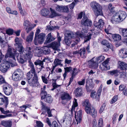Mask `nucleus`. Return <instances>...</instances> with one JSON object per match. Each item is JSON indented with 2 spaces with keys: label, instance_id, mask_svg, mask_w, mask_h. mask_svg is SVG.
<instances>
[{
  "label": "nucleus",
  "instance_id": "obj_1",
  "mask_svg": "<svg viewBox=\"0 0 127 127\" xmlns=\"http://www.w3.org/2000/svg\"><path fill=\"white\" fill-rule=\"evenodd\" d=\"M15 43L14 45L17 50L22 55L24 56L25 59L29 61L32 57L33 54L32 48L27 47L24 50L22 43V39L16 37L15 39Z\"/></svg>",
  "mask_w": 127,
  "mask_h": 127
},
{
  "label": "nucleus",
  "instance_id": "obj_2",
  "mask_svg": "<svg viewBox=\"0 0 127 127\" xmlns=\"http://www.w3.org/2000/svg\"><path fill=\"white\" fill-rule=\"evenodd\" d=\"M31 70L27 74V81L30 86L34 87L38 83V77L33 64L30 65Z\"/></svg>",
  "mask_w": 127,
  "mask_h": 127
},
{
  "label": "nucleus",
  "instance_id": "obj_3",
  "mask_svg": "<svg viewBox=\"0 0 127 127\" xmlns=\"http://www.w3.org/2000/svg\"><path fill=\"white\" fill-rule=\"evenodd\" d=\"M8 57L9 62H10V64L12 67L16 66L17 64L16 63H12V62H14L15 61V54L14 52L9 47L8 49L7 52L5 56V58Z\"/></svg>",
  "mask_w": 127,
  "mask_h": 127
},
{
  "label": "nucleus",
  "instance_id": "obj_4",
  "mask_svg": "<svg viewBox=\"0 0 127 127\" xmlns=\"http://www.w3.org/2000/svg\"><path fill=\"white\" fill-rule=\"evenodd\" d=\"M91 6L96 16L102 14V7L98 3L93 1L91 3Z\"/></svg>",
  "mask_w": 127,
  "mask_h": 127
},
{
  "label": "nucleus",
  "instance_id": "obj_5",
  "mask_svg": "<svg viewBox=\"0 0 127 127\" xmlns=\"http://www.w3.org/2000/svg\"><path fill=\"white\" fill-rule=\"evenodd\" d=\"M41 92V99H44V101L49 103H50L53 101V99L50 95L47 94V92L44 90H42Z\"/></svg>",
  "mask_w": 127,
  "mask_h": 127
},
{
  "label": "nucleus",
  "instance_id": "obj_6",
  "mask_svg": "<svg viewBox=\"0 0 127 127\" xmlns=\"http://www.w3.org/2000/svg\"><path fill=\"white\" fill-rule=\"evenodd\" d=\"M8 103V98L0 93V105H3L6 108Z\"/></svg>",
  "mask_w": 127,
  "mask_h": 127
},
{
  "label": "nucleus",
  "instance_id": "obj_7",
  "mask_svg": "<svg viewBox=\"0 0 127 127\" xmlns=\"http://www.w3.org/2000/svg\"><path fill=\"white\" fill-rule=\"evenodd\" d=\"M3 89L4 93L6 95H9L12 93V88L7 83L3 85Z\"/></svg>",
  "mask_w": 127,
  "mask_h": 127
},
{
  "label": "nucleus",
  "instance_id": "obj_8",
  "mask_svg": "<svg viewBox=\"0 0 127 127\" xmlns=\"http://www.w3.org/2000/svg\"><path fill=\"white\" fill-rule=\"evenodd\" d=\"M86 112L88 114L91 115L93 117L95 118L97 116V111L93 106L90 108H86Z\"/></svg>",
  "mask_w": 127,
  "mask_h": 127
},
{
  "label": "nucleus",
  "instance_id": "obj_9",
  "mask_svg": "<svg viewBox=\"0 0 127 127\" xmlns=\"http://www.w3.org/2000/svg\"><path fill=\"white\" fill-rule=\"evenodd\" d=\"M81 24L85 27H90L92 24V23L87 17L84 16L81 20Z\"/></svg>",
  "mask_w": 127,
  "mask_h": 127
},
{
  "label": "nucleus",
  "instance_id": "obj_10",
  "mask_svg": "<svg viewBox=\"0 0 127 127\" xmlns=\"http://www.w3.org/2000/svg\"><path fill=\"white\" fill-rule=\"evenodd\" d=\"M56 11L61 12L67 13L69 11L68 8L67 6L57 5L56 7Z\"/></svg>",
  "mask_w": 127,
  "mask_h": 127
},
{
  "label": "nucleus",
  "instance_id": "obj_11",
  "mask_svg": "<svg viewBox=\"0 0 127 127\" xmlns=\"http://www.w3.org/2000/svg\"><path fill=\"white\" fill-rule=\"evenodd\" d=\"M41 104L42 105V110H43V112L41 113V114H44L47 111L48 116L49 117H52V116L51 113V111L50 109L48 107H46L45 105H44V103L42 101H41Z\"/></svg>",
  "mask_w": 127,
  "mask_h": 127
},
{
  "label": "nucleus",
  "instance_id": "obj_12",
  "mask_svg": "<svg viewBox=\"0 0 127 127\" xmlns=\"http://www.w3.org/2000/svg\"><path fill=\"white\" fill-rule=\"evenodd\" d=\"M10 66V65L8 63H3L0 65V70L3 73H5L7 71Z\"/></svg>",
  "mask_w": 127,
  "mask_h": 127
},
{
  "label": "nucleus",
  "instance_id": "obj_13",
  "mask_svg": "<svg viewBox=\"0 0 127 127\" xmlns=\"http://www.w3.org/2000/svg\"><path fill=\"white\" fill-rule=\"evenodd\" d=\"M71 72H72L71 76L69 82L67 86L69 85L73 81V78L78 73V71L77 68H74L73 70H72Z\"/></svg>",
  "mask_w": 127,
  "mask_h": 127
},
{
  "label": "nucleus",
  "instance_id": "obj_14",
  "mask_svg": "<svg viewBox=\"0 0 127 127\" xmlns=\"http://www.w3.org/2000/svg\"><path fill=\"white\" fill-rule=\"evenodd\" d=\"M98 64L95 58L94 57L89 62V65L91 67L95 68L97 67Z\"/></svg>",
  "mask_w": 127,
  "mask_h": 127
},
{
  "label": "nucleus",
  "instance_id": "obj_15",
  "mask_svg": "<svg viewBox=\"0 0 127 127\" xmlns=\"http://www.w3.org/2000/svg\"><path fill=\"white\" fill-rule=\"evenodd\" d=\"M111 21L113 23L115 24H117L122 22L116 13L112 17Z\"/></svg>",
  "mask_w": 127,
  "mask_h": 127
},
{
  "label": "nucleus",
  "instance_id": "obj_16",
  "mask_svg": "<svg viewBox=\"0 0 127 127\" xmlns=\"http://www.w3.org/2000/svg\"><path fill=\"white\" fill-rule=\"evenodd\" d=\"M45 36V35L44 33H42L38 35L37 38L36 36V41L37 42L38 44V43L41 44L42 43L44 40Z\"/></svg>",
  "mask_w": 127,
  "mask_h": 127
},
{
  "label": "nucleus",
  "instance_id": "obj_17",
  "mask_svg": "<svg viewBox=\"0 0 127 127\" xmlns=\"http://www.w3.org/2000/svg\"><path fill=\"white\" fill-rule=\"evenodd\" d=\"M1 124L5 127H11L12 125V122L10 120L2 121L1 122Z\"/></svg>",
  "mask_w": 127,
  "mask_h": 127
},
{
  "label": "nucleus",
  "instance_id": "obj_18",
  "mask_svg": "<svg viewBox=\"0 0 127 127\" xmlns=\"http://www.w3.org/2000/svg\"><path fill=\"white\" fill-rule=\"evenodd\" d=\"M82 111L81 110H79L77 113V116L75 113V118L77 122V124L80 123L81 120Z\"/></svg>",
  "mask_w": 127,
  "mask_h": 127
},
{
  "label": "nucleus",
  "instance_id": "obj_19",
  "mask_svg": "<svg viewBox=\"0 0 127 127\" xmlns=\"http://www.w3.org/2000/svg\"><path fill=\"white\" fill-rule=\"evenodd\" d=\"M118 67L122 70H127V64L124 62L120 61L118 62Z\"/></svg>",
  "mask_w": 127,
  "mask_h": 127
},
{
  "label": "nucleus",
  "instance_id": "obj_20",
  "mask_svg": "<svg viewBox=\"0 0 127 127\" xmlns=\"http://www.w3.org/2000/svg\"><path fill=\"white\" fill-rule=\"evenodd\" d=\"M61 97L62 100H65L66 101L70 100L71 98V97L69 94L66 93H64L63 94Z\"/></svg>",
  "mask_w": 127,
  "mask_h": 127
},
{
  "label": "nucleus",
  "instance_id": "obj_21",
  "mask_svg": "<svg viewBox=\"0 0 127 127\" xmlns=\"http://www.w3.org/2000/svg\"><path fill=\"white\" fill-rule=\"evenodd\" d=\"M116 13L122 22L125 19L127 16L126 12L124 11H120Z\"/></svg>",
  "mask_w": 127,
  "mask_h": 127
},
{
  "label": "nucleus",
  "instance_id": "obj_22",
  "mask_svg": "<svg viewBox=\"0 0 127 127\" xmlns=\"http://www.w3.org/2000/svg\"><path fill=\"white\" fill-rule=\"evenodd\" d=\"M20 54H18V55H17V54L16 53V55L17 56V60L18 62L20 63L23 64L24 63L25 60L24 58V56L22 55V54H21L19 53Z\"/></svg>",
  "mask_w": 127,
  "mask_h": 127
},
{
  "label": "nucleus",
  "instance_id": "obj_23",
  "mask_svg": "<svg viewBox=\"0 0 127 127\" xmlns=\"http://www.w3.org/2000/svg\"><path fill=\"white\" fill-rule=\"evenodd\" d=\"M94 25L97 28L100 29L103 27L104 23L103 20L101 19H100L98 20V22L94 23Z\"/></svg>",
  "mask_w": 127,
  "mask_h": 127
},
{
  "label": "nucleus",
  "instance_id": "obj_24",
  "mask_svg": "<svg viewBox=\"0 0 127 127\" xmlns=\"http://www.w3.org/2000/svg\"><path fill=\"white\" fill-rule=\"evenodd\" d=\"M76 37L75 38V41H76V43L80 41V38H82L84 36V34L81 32H77L75 34Z\"/></svg>",
  "mask_w": 127,
  "mask_h": 127
},
{
  "label": "nucleus",
  "instance_id": "obj_25",
  "mask_svg": "<svg viewBox=\"0 0 127 127\" xmlns=\"http://www.w3.org/2000/svg\"><path fill=\"white\" fill-rule=\"evenodd\" d=\"M119 55L120 57L122 58H125L127 57V50L125 49H123L120 51Z\"/></svg>",
  "mask_w": 127,
  "mask_h": 127
},
{
  "label": "nucleus",
  "instance_id": "obj_26",
  "mask_svg": "<svg viewBox=\"0 0 127 127\" xmlns=\"http://www.w3.org/2000/svg\"><path fill=\"white\" fill-rule=\"evenodd\" d=\"M50 46L54 50H58V48L60 46V43L57 42H54L50 44Z\"/></svg>",
  "mask_w": 127,
  "mask_h": 127
},
{
  "label": "nucleus",
  "instance_id": "obj_27",
  "mask_svg": "<svg viewBox=\"0 0 127 127\" xmlns=\"http://www.w3.org/2000/svg\"><path fill=\"white\" fill-rule=\"evenodd\" d=\"M86 51V49L84 48L80 49V50L79 55L82 58H85L86 57L87 54Z\"/></svg>",
  "mask_w": 127,
  "mask_h": 127
},
{
  "label": "nucleus",
  "instance_id": "obj_28",
  "mask_svg": "<svg viewBox=\"0 0 127 127\" xmlns=\"http://www.w3.org/2000/svg\"><path fill=\"white\" fill-rule=\"evenodd\" d=\"M47 38L45 41L46 43H49L55 40V37L51 35V33H49L47 36Z\"/></svg>",
  "mask_w": 127,
  "mask_h": 127
},
{
  "label": "nucleus",
  "instance_id": "obj_29",
  "mask_svg": "<svg viewBox=\"0 0 127 127\" xmlns=\"http://www.w3.org/2000/svg\"><path fill=\"white\" fill-rule=\"evenodd\" d=\"M78 104L77 102V100L75 98L74 99V100L73 101V104L72 106V108L71 110L69 111V112L71 113V114H72L73 111L75 112L74 110L75 107L78 106Z\"/></svg>",
  "mask_w": 127,
  "mask_h": 127
},
{
  "label": "nucleus",
  "instance_id": "obj_30",
  "mask_svg": "<svg viewBox=\"0 0 127 127\" xmlns=\"http://www.w3.org/2000/svg\"><path fill=\"white\" fill-rule=\"evenodd\" d=\"M75 95L77 96H81L82 94V89L81 88L78 87L76 88L75 91Z\"/></svg>",
  "mask_w": 127,
  "mask_h": 127
},
{
  "label": "nucleus",
  "instance_id": "obj_31",
  "mask_svg": "<svg viewBox=\"0 0 127 127\" xmlns=\"http://www.w3.org/2000/svg\"><path fill=\"white\" fill-rule=\"evenodd\" d=\"M120 73L119 71L117 70H113L108 71V73L112 76H114L115 77L117 76Z\"/></svg>",
  "mask_w": 127,
  "mask_h": 127
},
{
  "label": "nucleus",
  "instance_id": "obj_32",
  "mask_svg": "<svg viewBox=\"0 0 127 127\" xmlns=\"http://www.w3.org/2000/svg\"><path fill=\"white\" fill-rule=\"evenodd\" d=\"M112 37L115 41L120 40L121 39V37L119 34H115L112 35Z\"/></svg>",
  "mask_w": 127,
  "mask_h": 127
},
{
  "label": "nucleus",
  "instance_id": "obj_33",
  "mask_svg": "<svg viewBox=\"0 0 127 127\" xmlns=\"http://www.w3.org/2000/svg\"><path fill=\"white\" fill-rule=\"evenodd\" d=\"M64 69H65V72L63 75L64 79H65L67 73L69 72H70L71 71L72 68L71 66H70L69 67H64Z\"/></svg>",
  "mask_w": 127,
  "mask_h": 127
},
{
  "label": "nucleus",
  "instance_id": "obj_34",
  "mask_svg": "<svg viewBox=\"0 0 127 127\" xmlns=\"http://www.w3.org/2000/svg\"><path fill=\"white\" fill-rule=\"evenodd\" d=\"M83 105L85 107V110L86 111V108H90L92 106L91 105L89 102V100L88 99H86L84 102L83 103Z\"/></svg>",
  "mask_w": 127,
  "mask_h": 127
},
{
  "label": "nucleus",
  "instance_id": "obj_35",
  "mask_svg": "<svg viewBox=\"0 0 127 127\" xmlns=\"http://www.w3.org/2000/svg\"><path fill=\"white\" fill-rule=\"evenodd\" d=\"M12 78L13 80L15 81H18L21 79V77L15 74V73L12 74Z\"/></svg>",
  "mask_w": 127,
  "mask_h": 127
},
{
  "label": "nucleus",
  "instance_id": "obj_36",
  "mask_svg": "<svg viewBox=\"0 0 127 127\" xmlns=\"http://www.w3.org/2000/svg\"><path fill=\"white\" fill-rule=\"evenodd\" d=\"M49 13V10L46 8H44L41 11V15L44 16H47Z\"/></svg>",
  "mask_w": 127,
  "mask_h": 127
},
{
  "label": "nucleus",
  "instance_id": "obj_37",
  "mask_svg": "<svg viewBox=\"0 0 127 127\" xmlns=\"http://www.w3.org/2000/svg\"><path fill=\"white\" fill-rule=\"evenodd\" d=\"M33 35V32H32L30 33L29 35L27 36L26 40L28 42H31L32 41Z\"/></svg>",
  "mask_w": 127,
  "mask_h": 127
},
{
  "label": "nucleus",
  "instance_id": "obj_38",
  "mask_svg": "<svg viewBox=\"0 0 127 127\" xmlns=\"http://www.w3.org/2000/svg\"><path fill=\"white\" fill-rule=\"evenodd\" d=\"M50 10L51 11V13L50 15V17L52 18L58 16V14L56 13L55 10L52 9L51 8H50Z\"/></svg>",
  "mask_w": 127,
  "mask_h": 127
},
{
  "label": "nucleus",
  "instance_id": "obj_39",
  "mask_svg": "<svg viewBox=\"0 0 127 127\" xmlns=\"http://www.w3.org/2000/svg\"><path fill=\"white\" fill-rule=\"evenodd\" d=\"M95 60L98 63H100L103 61L105 57L102 55H101L96 58H95Z\"/></svg>",
  "mask_w": 127,
  "mask_h": 127
},
{
  "label": "nucleus",
  "instance_id": "obj_40",
  "mask_svg": "<svg viewBox=\"0 0 127 127\" xmlns=\"http://www.w3.org/2000/svg\"><path fill=\"white\" fill-rule=\"evenodd\" d=\"M42 51L43 54L45 55L48 54L50 52L49 48L47 47H45L43 48L42 50Z\"/></svg>",
  "mask_w": 127,
  "mask_h": 127
},
{
  "label": "nucleus",
  "instance_id": "obj_41",
  "mask_svg": "<svg viewBox=\"0 0 127 127\" xmlns=\"http://www.w3.org/2000/svg\"><path fill=\"white\" fill-rule=\"evenodd\" d=\"M40 32V30L39 29H37L36 31V32L35 33V36L34 40V44L35 45H38L37 42L36 41V36L38 35V33H39Z\"/></svg>",
  "mask_w": 127,
  "mask_h": 127
},
{
  "label": "nucleus",
  "instance_id": "obj_42",
  "mask_svg": "<svg viewBox=\"0 0 127 127\" xmlns=\"http://www.w3.org/2000/svg\"><path fill=\"white\" fill-rule=\"evenodd\" d=\"M23 25L24 28H25L32 26V24L31 23L27 20L25 21Z\"/></svg>",
  "mask_w": 127,
  "mask_h": 127
},
{
  "label": "nucleus",
  "instance_id": "obj_43",
  "mask_svg": "<svg viewBox=\"0 0 127 127\" xmlns=\"http://www.w3.org/2000/svg\"><path fill=\"white\" fill-rule=\"evenodd\" d=\"M64 41L66 44L68 46L70 45L71 42V40L70 38H68L67 37H65Z\"/></svg>",
  "mask_w": 127,
  "mask_h": 127
},
{
  "label": "nucleus",
  "instance_id": "obj_44",
  "mask_svg": "<svg viewBox=\"0 0 127 127\" xmlns=\"http://www.w3.org/2000/svg\"><path fill=\"white\" fill-rule=\"evenodd\" d=\"M121 32L122 35L123 36L127 37V29H122Z\"/></svg>",
  "mask_w": 127,
  "mask_h": 127
},
{
  "label": "nucleus",
  "instance_id": "obj_45",
  "mask_svg": "<svg viewBox=\"0 0 127 127\" xmlns=\"http://www.w3.org/2000/svg\"><path fill=\"white\" fill-rule=\"evenodd\" d=\"M34 64L36 65H39L41 67V69L43 67V62L40 60H37L34 63Z\"/></svg>",
  "mask_w": 127,
  "mask_h": 127
},
{
  "label": "nucleus",
  "instance_id": "obj_46",
  "mask_svg": "<svg viewBox=\"0 0 127 127\" xmlns=\"http://www.w3.org/2000/svg\"><path fill=\"white\" fill-rule=\"evenodd\" d=\"M67 35L65 37H67L68 38H74L75 34L74 33L72 32H70L67 33Z\"/></svg>",
  "mask_w": 127,
  "mask_h": 127
},
{
  "label": "nucleus",
  "instance_id": "obj_47",
  "mask_svg": "<svg viewBox=\"0 0 127 127\" xmlns=\"http://www.w3.org/2000/svg\"><path fill=\"white\" fill-rule=\"evenodd\" d=\"M0 111L2 113L5 115L8 114L11 112L9 110L5 111L4 108L1 107H0Z\"/></svg>",
  "mask_w": 127,
  "mask_h": 127
},
{
  "label": "nucleus",
  "instance_id": "obj_48",
  "mask_svg": "<svg viewBox=\"0 0 127 127\" xmlns=\"http://www.w3.org/2000/svg\"><path fill=\"white\" fill-rule=\"evenodd\" d=\"M125 87L124 85H121L119 87V90L120 91H121L123 90V92L124 93V95H125L127 94V90H124Z\"/></svg>",
  "mask_w": 127,
  "mask_h": 127
},
{
  "label": "nucleus",
  "instance_id": "obj_49",
  "mask_svg": "<svg viewBox=\"0 0 127 127\" xmlns=\"http://www.w3.org/2000/svg\"><path fill=\"white\" fill-rule=\"evenodd\" d=\"M62 61L58 59H55L54 62V64H55L57 66L60 65Z\"/></svg>",
  "mask_w": 127,
  "mask_h": 127
},
{
  "label": "nucleus",
  "instance_id": "obj_50",
  "mask_svg": "<svg viewBox=\"0 0 127 127\" xmlns=\"http://www.w3.org/2000/svg\"><path fill=\"white\" fill-rule=\"evenodd\" d=\"M92 35V34L89 33V35L85 37L84 38V42H86L88 41L91 38V36Z\"/></svg>",
  "mask_w": 127,
  "mask_h": 127
},
{
  "label": "nucleus",
  "instance_id": "obj_51",
  "mask_svg": "<svg viewBox=\"0 0 127 127\" xmlns=\"http://www.w3.org/2000/svg\"><path fill=\"white\" fill-rule=\"evenodd\" d=\"M15 74L18 76L20 75L23 74V72L20 69H18L16 70L14 72Z\"/></svg>",
  "mask_w": 127,
  "mask_h": 127
},
{
  "label": "nucleus",
  "instance_id": "obj_52",
  "mask_svg": "<svg viewBox=\"0 0 127 127\" xmlns=\"http://www.w3.org/2000/svg\"><path fill=\"white\" fill-rule=\"evenodd\" d=\"M98 127H103V120L102 118H100L98 121Z\"/></svg>",
  "mask_w": 127,
  "mask_h": 127
},
{
  "label": "nucleus",
  "instance_id": "obj_53",
  "mask_svg": "<svg viewBox=\"0 0 127 127\" xmlns=\"http://www.w3.org/2000/svg\"><path fill=\"white\" fill-rule=\"evenodd\" d=\"M91 96L93 98H97V93L95 92H92L91 94Z\"/></svg>",
  "mask_w": 127,
  "mask_h": 127
},
{
  "label": "nucleus",
  "instance_id": "obj_54",
  "mask_svg": "<svg viewBox=\"0 0 127 127\" xmlns=\"http://www.w3.org/2000/svg\"><path fill=\"white\" fill-rule=\"evenodd\" d=\"M118 98V96L117 95L114 96L110 102V103L112 104L115 103L117 101Z\"/></svg>",
  "mask_w": 127,
  "mask_h": 127
},
{
  "label": "nucleus",
  "instance_id": "obj_55",
  "mask_svg": "<svg viewBox=\"0 0 127 127\" xmlns=\"http://www.w3.org/2000/svg\"><path fill=\"white\" fill-rule=\"evenodd\" d=\"M6 33L9 35H12L13 34L14 31L12 29H9L7 30L6 31Z\"/></svg>",
  "mask_w": 127,
  "mask_h": 127
},
{
  "label": "nucleus",
  "instance_id": "obj_56",
  "mask_svg": "<svg viewBox=\"0 0 127 127\" xmlns=\"http://www.w3.org/2000/svg\"><path fill=\"white\" fill-rule=\"evenodd\" d=\"M101 43L103 45H105L104 46H110L109 42L106 40H103L101 42Z\"/></svg>",
  "mask_w": 127,
  "mask_h": 127
},
{
  "label": "nucleus",
  "instance_id": "obj_57",
  "mask_svg": "<svg viewBox=\"0 0 127 127\" xmlns=\"http://www.w3.org/2000/svg\"><path fill=\"white\" fill-rule=\"evenodd\" d=\"M99 68L102 71H106L108 69V68L107 66H104V65L101 64L100 65Z\"/></svg>",
  "mask_w": 127,
  "mask_h": 127
},
{
  "label": "nucleus",
  "instance_id": "obj_58",
  "mask_svg": "<svg viewBox=\"0 0 127 127\" xmlns=\"http://www.w3.org/2000/svg\"><path fill=\"white\" fill-rule=\"evenodd\" d=\"M12 116V114L11 113H9L8 114L5 115H0V118H4L8 117H11Z\"/></svg>",
  "mask_w": 127,
  "mask_h": 127
},
{
  "label": "nucleus",
  "instance_id": "obj_59",
  "mask_svg": "<svg viewBox=\"0 0 127 127\" xmlns=\"http://www.w3.org/2000/svg\"><path fill=\"white\" fill-rule=\"evenodd\" d=\"M120 77L123 78H125L127 76L126 74L124 71L120 72Z\"/></svg>",
  "mask_w": 127,
  "mask_h": 127
},
{
  "label": "nucleus",
  "instance_id": "obj_60",
  "mask_svg": "<svg viewBox=\"0 0 127 127\" xmlns=\"http://www.w3.org/2000/svg\"><path fill=\"white\" fill-rule=\"evenodd\" d=\"M118 115L116 113H115L113 115V124L115 123L116 121V118L118 116Z\"/></svg>",
  "mask_w": 127,
  "mask_h": 127
},
{
  "label": "nucleus",
  "instance_id": "obj_61",
  "mask_svg": "<svg viewBox=\"0 0 127 127\" xmlns=\"http://www.w3.org/2000/svg\"><path fill=\"white\" fill-rule=\"evenodd\" d=\"M41 78L43 82L46 84L48 83V80L45 76H42Z\"/></svg>",
  "mask_w": 127,
  "mask_h": 127
},
{
  "label": "nucleus",
  "instance_id": "obj_62",
  "mask_svg": "<svg viewBox=\"0 0 127 127\" xmlns=\"http://www.w3.org/2000/svg\"><path fill=\"white\" fill-rule=\"evenodd\" d=\"M109 61V60L108 59L105 60L101 64L104 65V66H107Z\"/></svg>",
  "mask_w": 127,
  "mask_h": 127
},
{
  "label": "nucleus",
  "instance_id": "obj_63",
  "mask_svg": "<svg viewBox=\"0 0 127 127\" xmlns=\"http://www.w3.org/2000/svg\"><path fill=\"white\" fill-rule=\"evenodd\" d=\"M105 106V105L104 104H102L101 107H100L99 110V112L100 113H101L104 110Z\"/></svg>",
  "mask_w": 127,
  "mask_h": 127
},
{
  "label": "nucleus",
  "instance_id": "obj_64",
  "mask_svg": "<svg viewBox=\"0 0 127 127\" xmlns=\"http://www.w3.org/2000/svg\"><path fill=\"white\" fill-rule=\"evenodd\" d=\"M65 120L67 121V122L68 124H70L71 121V119L70 117H66L65 118Z\"/></svg>",
  "mask_w": 127,
  "mask_h": 127
}]
</instances>
